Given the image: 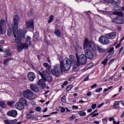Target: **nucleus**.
<instances>
[{
  "instance_id": "bb28decb",
  "label": "nucleus",
  "mask_w": 124,
  "mask_h": 124,
  "mask_svg": "<svg viewBox=\"0 0 124 124\" xmlns=\"http://www.w3.org/2000/svg\"><path fill=\"white\" fill-rule=\"evenodd\" d=\"M10 50L9 49H6V53H5V56H4V58H9V57L11 56V55H12V53L11 52H9Z\"/></svg>"
},
{
  "instance_id": "6e6d98bb",
  "label": "nucleus",
  "mask_w": 124,
  "mask_h": 124,
  "mask_svg": "<svg viewBox=\"0 0 124 124\" xmlns=\"http://www.w3.org/2000/svg\"><path fill=\"white\" fill-rule=\"evenodd\" d=\"M38 120V117H33L31 119L32 121H37Z\"/></svg>"
},
{
  "instance_id": "5701e85b",
  "label": "nucleus",
  "mask_w": 124,
  "mask_h": 124,
  "mask_svg": "<svg viewBox=\"0 0 124 124\" xmlns=\"http://www.w3.org/2000/svg\"><path fill=\"white\" fill-rule=\"evenodd\" d=\"M118 19H120V16H117L116 18H113L112 19V23H114V24H121L122 22L118 20Z\"/></svg>"
},
{
  "instance_id": "39448f33",
  "label": "nucleus",
  "mask_w": 124,
  "mask_h": 124,
  "mask_svg": "<svg viewBox=\"0 0 124 124\" xmlns=\"http://www.w3.org/2000/svg\"><path fill=\"white\" fill-rule=\"evenodd\" d=\"M23 96L26 98H28L29 100H32L37 97L36 94L33 93L30 90H25L23 92Z\"/></svg>"
},
{
  "instance_id": "5fc2aeb1",
  "label": "nucleus",
  "mask_w": 124,
  "mask_h": 124,
  "mask_svg": "<svg viewBox=\"0 0 124 124\" xmlns=\"http://www.w3.org/2000/svg\"><path fill=\"white\" fill-rule=\"evenodd\" d=\"M97 86V84L96 83H94L93 85L91 86V89H93V88H95V87Z\"/></svg>"
},
{
  "instance_id": "4be33fe9",
  "label": "nucleus",
  "mask_w": 124,
  "mask_h": 124,
  "mask_svg": "<svg viewBox=\"0 0 124 124\" xmlns=\"http://www.w3.org/2000/svg\"><path fill=\"white\" fill-rule=\"evenodd\" d=\"M112 58V55L111 54H108L106 58V59L102 62V63L104 64V65H106L107 64V62L109 61Z\"/></svg>"
},
{
  "instance_id": "a19ab883",
  "label": "nucleus",
  "mask_w": 124,
  "mask_h": 124,
  "mask_svg": "<svg viewBox=\"0 0 124 124\" xmlns=\"http://www.w3.org/2000/svg\"><path fill=\"white\" fill-rule=\"evenodd\" d=\"M114 47H111L109 49V50L108 51V53H109V54H111V55H113L114 54Z\"/></svg>"
},
{
  "instance_id": "6ab92c4d",
  "label": "nucleus",
  "mask_w": 124,
  "mask_h": 124,
  "mask_svg": "<svg viewBox=\"0 0 124 124\" xmlns=\"http://www.w3.org/2000/svg\"><path fill=\"white\" fill-rule=\"evenodd\" d=\"M43 80L44 79H40L38 82V86L41 87V89H44V88H46V84Z\"/></svg>"
},
{
  "instance_id": "58836bf2",
  "label": "nucleus",
  "mask_w": 124,
  "mask_h": 124,
  "mask_svg": "<svg viewBox=\"0 0 124 124\" xmlns=\"http://www.w3.org/2000/svg\"><path fill=\"white\" fill-rule=\"evenodd\" d=\"M38 37H39V33H38L37 32H36L33 35V39H37Z\"/></svg>"
},
{
  "instance_id": "f257e3e1",
  "label": "nucleus",
  "mask_w": 124,
  "mask_h": 124,
  "mask_svg": "<svg viewBox=\"0 0 124 124\" xmlns=\"http://www.w3.org/2000/svg\"><path fill=\"white\" fill-rule=\"evenodd\" d=\"M13 32L14 36L16 38L15 41L16 44H20L21 43L22 38L25 39L26 33V31L21 29H19L18 31L17 30L16 31V30H13Z\"/></svg>"
},
{
  "instance_id": "72a5a7b5",
  "label": "nucleus",
  "mask_w": 124,
  "mask_h": 124,
  "mask_svg": "<svg viewBox=\"0 0 124 124\" xmlns=\"http://www.w3.org/2000/svg\"><path fill=\"white\" fill-rule=\"evenodd\" d=\"M120 101H116L115 103L113 104V108L115 109H118L120 107Z\"/></svg>"
},
{
  "instance_id": "f03ea898",
  "label": "nucleus",
  "mask_w": 124,
  "mask_h": 124,
  "mask_svg": "<svg viewBox=\"0 0 124 124\" xmlns=\"http://www.w3.org/2000/svg\"><path fill=\"white\" fill-rule=\"evenodd\" d=\"M31 45V38L30 36H27L25 39V43H20L17 46V50L18 52H22L24 49L28 50L29 46Z\"/></svg>"
},
{
  "instance_id": "dca6fc26",
  "label": "nucleus",
  "mask_w": 124,
  "mask_h": 124,
  "mask_svg": "<svg viewBox=\"0 0 124 124\" xmlns=\"http://www.w3.org/2000/svg\"><path fill=\"white\" fill-rule=\"evenodd\" d=\"M26 25L27 28H30L31 29H32V30H34V26L33 25V20L31 19L29 21H26Z\"/></svg>"
},
{
  "instance_id": "37998d69",
  "label": "nucleus",
  "mask_w": 124,
  "mask_h": 124,
  "mask_svg": "<svg viewBox=\"0 0 124 124\" xmlns=\"http://www.w3.org/2000/svg\"><path fill=\"white\" fill-rule=\"evenodd\" d=\"M53 20H54V16H49V19L48 20V23H52V22H53Z\"/></svg>"
},
{
  "instance_id": "09e8293b",
  "label": "nucleus",
  "mask_w": 124,
  "mask_h": 124,
  "mask_svg": "<svg viewBox=\"0 0 124 124\" xmlns=\"http://www.w3.org/2000/svg\"><path fill=\"white\" fill-rule=\"evenodd\" d=\"M101 91H102V87H100L97 89H96L95 92L96 93H99L100 92H101Z\"/></svg>"
},
{
  "instance_id": "de8ad7c7",
  "label": "nucleus",
  "mask_w": 124,
  "mask_h": 124,
  "mask_svg": "<svg viewBox=\"0 0 124 124\" xmlns=\"http://www.w3.org/2000/svg\"><path fill=\"white\" fill-rule=\"evenodd\" d=\"M61 101L62 102H66V99L65 98V96H63L61 98Z\"/></svg>"
},
{
  "instance_id": "c9c22d12",
  "label": "nucleus",
  "mask_w": 124,
  "mask_h": 124,
  "mask_svg": "<svg viewBox=\"0 0 124 124\" xmlns=\"http://www.w3.org/2000/svg\"><path fill=\"white\" fill-rule=\"evenodd\" d=\"M119 17V18H117V20L119 21V22H121V23H117L118 24H124V20L122 19V17H123V14L122 16H118Z\"/></svg>"
},
{
  "instance_id": "423d86ee",
  "label": "nucleus",
  "mask_w": 124,
  "mask_h": 124,
  "mask_svg": "<svg viewBox=\"0 0 124 124\" xmlns=\"http://www.w3.org/2000/svg\"><path fill=\"white\" fill-rule=\"evenodd\" d=\"M95 44L93 41H89L88 38H85L83 43V49L87 50V49H92L93 47H94Z\"/></svg>"
},
{
  "instance_id": "20e7f679",
  "label": "nucleus",
  "mask_w": 124,
  "mask_h": 124,
  "mask_svg": "<svg viewBox=\"0 0 124 124\" xmlns=\"http://www.w3.org/2000/svg\"><path fill=\"white\" fill-rule=\"evenodd\" d=\"M77 58V64L78 66H81V65H85L87 63V57L84 54L80 55H78V53H76Z\"/></svg>"
},
{
  "instance_id": "4468645a",
  "label": "nucleus",
  "mask_w": 124,
  "mask_h": 124,
  "mask_svg": "<svg viewBox=\"0 0 124 124\" xmlns=\"http://www.w3.org/2000/svg\"><path fill=\"white\" fill-rule=\"evenodd\" d=\"M7 116L9 117H12L13 118H16L18 115V113L16 110H11L7 113Z\"/></svg>"
},
{
  "instance_id": "13d9d810",
  "label": "nucleus",
  "mask_w": 124,
  "mask_h": 124,
  "mask_svg": "<svg viewBox=\"0 0 124 124\" xmlns=\"http://www.w3.org/2000/svg\"><path fill=\"white\" fill-rule=\"evenodd\" d=\"M114 61H115V59H111L108 62V64H111V63H113V62H114Z\"/></svg>"
},
{
  "instance_id": "864d4df0",
  "label": "nucleus",
  "mask_w": 124,
  "mask_h": 124,
  "mask_svg": "<svg viewBox=\"0 0 124 124\" xmlns=\"http://www.w3.org/2000/svg\"><path fill=\"white\" fill-rule=\"evenodd\" d=\"M91 107L92 109H95V108H96V104H93Z\"/></svg>"
},
{
  "instance_id": "393cba45",
  "label": "nucleus",
  "mask_w": 124,
  "mask_h": 124,
  "mask_svg": "<svg viewBox=\"0 0 124 124\" xmlns=\"http://www.w3.org/2000/svg\"><path fill=\"white\" fill-rule=\"evenodd\" d=\"M110 3H111V4H114V5L116 4L119 5L121 4V0H111Z\"/></svg>"
},
{
  "instance_id": "c03bdc74",
  "label": "nucleus",
  "mask_w": 124,
  "mask_h": 124,
  "mask_svg": "<svg viewBox=\"0 0 124 124\" xmlns=\"http://www.w3.org/2000/svg\"><path fill=\"white\" fill-rule=\"evenodd\" d=\"M99 113H91L90 115L91 116V117H92L93 118H94V117H96V116H98Z\"/></svg>"
},
{
  "instance_id": "a18cd8bd",
  "label": "nucleus",
  "mask_w": 124,
  "mask_h": 124,
  "mask_svg": "<svg viewBox=\"0 0 124 124\" xmlns=\"http://www.w3.org/2000/svg\"><path fill=\"white\" fill-rule=\"evenodd\" d=\"M33 117H34V116L31 113L27 115V119H32Z\"/></svg>"
},
{
  "instance_id": "ea45409f",
  "label": "nucleus",
  "mask_w": 124,
  "mask_h": 124,
  "mask_svg": "<svg viewBox=\"0 0 124 124\" xmlns=\"http://www.w3.org/2000/svg\"><path fill=\"white\" fill-rule=\"evenodd\" d=\"M73 88V85H70L68 86L66 88V92H69V91H71V89Z\"/></svg>"
},
{
  "instance_id": "2eb2a0df",
  "label": "nucleus",
  "mask_w": 124,
  "mask_h": 124,
  "mask_svg": "<svg viewBox=\"0 0 124 124\" xmlns=\"http://www.w3.org/2000/svg\"><path fill=\"white\" fill-rule=\"evenodd\" d=\"M27 77L29 81H31V82H33L35 79V74L32 72L28 73Z\"/></svg>"
},
{
  "instance_id": "9d476101",
  "label": "nucleus",
  "mask_w": 124,
  "mask_h": 124,
  "mask_svg": "<svg viewBox=\"0 0 124 124\" xmlns=\"http://www.w3.org/2000/svg\"><path fill=\"white\" fill-rule=\"evenodd\" d=\"M60 64H57L55 66L54 69L51 70V73L54 76H56V77H59L60 75Z\"/></svg>"
},
{
  "instance_id": "774afa93",
  "label": "nucleus",
  "mask_w": 124,
  "mask_h": 124,
  "mask_svg": "<svg viewBox=\"0 0 124 124\" xmlns=\"http://www.w3.org/2000/svg\"><path fill=\"white\" fill-rule=\"evenodd\" d=\"M93 111V109L92 108H90L89 109H87L88 113H91Z\"/></svg>"
},
{
  "instance_id": "ddd939ff",
  "label": "nucleus",
  "mask_w": 124,
  "mask_h": 124,
  "mask_svg": "<svg viewBox=\"0 0 124 124\" xmlns=\"http://www.w3.org/2000/svg\"><path fill=\"white\" fill-rule=\"evenodd\" d=\"M104 13H106L107 15H111L112 14H113V15H117V16H123V12L122 11H117V12H111V11H108V12H104Z\"/></svg>"
},
{
  "instance_id": "7c9ffc66",
  "label": "nucleus",
  "mask_w": 124,
  "mask_h": 124,
  "mask_svg": "<svg viewBox=\"0 0 124 124\" xmlns=\"http://www.w3.org/2000/svg\"><path fill=\"white\" fill-rule=\"evenodd\" d=\"M114 77L115 81H119V80H120L121 78H122V75H121L120 76H119L118 74H115L114 75Z\"/></svg>"
},
{
  "instance_id": "4c0bfd02",
  "label": "nucleus",
  "mask_w": 124,
  "mask_h": 124,
  "mask_svg": "<svg viewBox=\"0 0 124 124\" xmlns=\"http://www.w3.org/2000/svg\"><path fill=\"white\" fill-rule=\"evenodd\" d=\"M0 106L2 108H5L6 107V104H5V103L0 101Z\"/></svg>"
},
{
  "instance_id": "f8f14e48",
  "label": "nucleus",
  "mask_w": 124,
  "mask_h": 124,
  "mask_svg": "<svg viewBox=\"0 0 124 124\" xmlns=\"http://www.w3.org/2000/svg\"><path fill=\"white\" fill-rule=\"evenodd\" d=\"M38 73L44 80L46 78L47 76H49L50 75L48 72L46 71H43L42 69H41L40 71H38Z\"/></svg>"
},
{
  "instance_id": "052dcab7",
  "label": "nucleus",
  "mask_w": 124,
  "mask_h": 124,
  "mask_svg": "<svg viewBox=\"0 0 124 124\" xmlns=\"http://www.w3.org/2000/svg\"><path fill=\"white\" fill-rule=\"evenodd\" d=\"M78 65L77 64H77H74V67H73V68H74V69H77V67H78Z\"/></svg>"
},
{
  "instance_id": "603ef678",
  "label": "nucleus",
  "mask_w": 124,
  "mask_h": 124,
  "mask_svg": "<svg viewBox=\"0 0 124 124\" xmlns=\"http://www.w3.org/2000/svg\"><path fill=\"white\" fill-rule=\"evenodd\" d=\"M121 44H122L121 43V42H120V43H119V44L115 46L116 49H118V48H120V47H121Z\"/></svg>"
},
{
  "instance_id": "9b49d317",
  "label": "nucleus",
  "mask_w": 124,
  "mask_h": 124,
  "mask_svg": "<svg viewBox=\"0 0 124 124\" xmlns=\"http://www.w3.org/2000/svg\"><path fill=\"white\" fill-rule=\"evenodd\" d=\"M85 57L89 60H93V53L91 51L90 49H87L85 50Z\"/></svg>"
},
{
  "instance_id": "bf43d9fd",
  "label": "nucleus",
  "mask_w": 124,
  "mask_h": 124,
  "mask_svg": "<svg viewBox=\"0 0 124 124\" xmlns=\"http://www.w3.org/2000/svg\"><path fill=\"white\" fill-rule=\"evenodd\" d=\"M65 108H62L61 109V112H62V113H63V112H65Z\"/></svg>"
},
{
  "instance_id": "a878e982",
  "label": "nucleus",
  "mask_w": 124,
  "mask_h": 124,
  "mask_svg": "<svg viewBox=\"0 0 124 124\" xmlns=\"http://www.w3.org/2000/svg\"><path fill=\"white\" fill-rule=\"evenodd\" d=\"M75 49H76V52H77V53H81V52H82V47L81 46H80L78 45L75 46Z\"/></svg>"
},
{
  "instance_id": "79ce46f5",
  "label": "nucleus",
  "mask_w": 124,
  "mask_h": 124,
  "mask_svg": "<svg viewBox=\"0 0 124 124\" xmlns=\"http://www.w3.org/2000/svg\"><path fill=\"white\" fill-rule=\"evenodd\" d=\"M15 102V101H9L7 103V104L9 106H13Z\"/></svg>"
},
{
  "instance_id": "0e129e2a",
  "label": "nucleus",
  "mask_w": 124,
  "mask_h": 124,
  "mask_svg": "<svg viewBox=\"0 0 124 124\" xmlns=\"http://www.w3.org/2000/svg\"><path fill=\"white\" fill-rule=\"evenodd\" d=\"M124 50V47L122 46L119 50V54H121V52Z\"/></svg>"
},
{
  "instance_id": "cd10ccee",
  "label": "nucleus",
  "mask_w": 124,
  "mask_h": 124,
  "mask_svg": "<svg viewBox=\"0 0 124 124\" xmlns=\"http://www.w3.org/2000/svg\"><path fill=\"white\" fill-rule=\"evenodd\" d=\"M4 124H12L13 122H17V120H3Z\"/></svg>"
},
{
  "instance_id": "e433bc0d",
  "label": "nucleus",
  "mask_w": 124,
  "mask_h": 124,
  "mask_svg": "<svg viewBox=\"0 0 124 124\" xmlns=\"http://www.w3.org/2000/svg\"><path fill=\"white\" fill-rule=\"evenodd\" d=\"M43 65L44 67H46V68H47V69H51V66L48 64V63L45 62L43 64Z\"/></svg>"
},
{
  "instance_id": "e2e57ef3",
  "label": "nucleus",
  "mask_w": 124,
  "mask_h": 124,
  "mask_svg": "<svg viewBox=\"0 0 124 124\" xmlns=\"http://www.w3.org/2000/svg\"><path fill=\"white\" fill-rule=\"evenodd\" d=\"M73 109H78V106H73Z\"/></svg>"
},
{
  "instance_id": "7ed1b4c3",
  "label": "nucleus",
  "mask_w": 124,
  "mask_h": 124,
  "mask_svg": "<svg viewBox=\"0 0 124 124\" xmlns=\"http://www.w3.org/2000/svg\"><path fill=\"white\" fill-rule=\"evenodd\" d=\"M71 67V64L69 63V59L65 58L60 61V69L61 72H65L68 71Z\"/></svg>"
},
{
  "instance_id": "69168bd1",
  "label": "nucleus",
  "mask_w": 124,
  "mask_h": 124,
  "mask_svg": "<svg viewBox=\"0 0 124 124\" xmlns=\"http://www.w3.org/2000/svg\"><path fill=\"white\" fill-rule=\"evenodd\" d=\"M114 120H115V119H114V118L110 117L109 119V122H112V121H114Z\"/></svg>"
},
{
  "instance_id": "412c9836",
  "label": "nucleus",
  "mask_w": 124,
  "mask_h": 124,
  "mask_svg": "<svg viewBox=\"0 0 124 124\" xmlns=\"http://www.w3.org/2000/svg\"><path fill=\"white\" fill-rule=\"evenodd\" d=\"M18 102H20L22 105H23V107L28 105V101H27V100L24 98H21Z\"/></svg>"
},
{
  "instance_id": "49530a36",
  "label": "nucleus",
  "mask_w": 124,
  "mask_h": 124,
  "mask_svg": "<svg viewBox=\"0 0 124 124\" xmlns=\"http://www.w3.org/2000/svg\"><path fill=\"white\" fill-rule=\"evenodd\" d=\"M93 66V63H90L87 66V68L89 69Z\"/></svg>"
},
{
  "instance_id": "f3484780",
  "label": "nucleus",
  "mask_w": 124,
  "mask_h": 124,
  "mask_svg": "<svg viewBox=\"0 0 124 124\" xmlns=\"http://www.w3.org/2000/svg\"><path fill=\"white\" fill-rule=\"evenodd\" d=\"M106 35H107V36H108V39H114V38H116V37L117 36V33H116L115 32L108 33L106 34Z\"/></svg>"
},
{
  "instance_id": "4d7b16f0",
  "label": "nucleus",
  "mask_w": 124,
  "mask_h": 124,
  "mask_svg": "<svg viewBox=\"0 0 124 124\" xmlns=\"http://www.w3.org/2000/svg\"><path fill=\"white\" fill-rule=\"evenodd\" d=\"M106 3H111V0H103Z\"/></svg>"
},
{
  "instance_id": "1a4fd4ad",
  "label": "nucleus",
  "mask_w": 124,
  "mask_h": 124,
  "mask_svg": "<svg viewBox=\"0 0 124 124\" xmlns=\"http://www.w3.org/2000/svg\"><path fill=\"white\" fill-rule=\"evenodd\" d=\"M19 20H20L19 16H14V26L13 27V31L16 30V31H17Z\"/></svg>"
},
{
  "instance_id": "2f4dec72",
  "label": "nucleus",
  "mask_w": 124,
  "mask_h": 124,
  "mask_svg": "<svg viewBox=\"0 0 124 124\" xmlns=\"http://www.w3.org/2000/svg\"><path fill=\"white\" fill-rule=\"evenodd\" d=\"M74 56L73 55H70V60H69V63L70 64H73V63H74Z\"/></svg>"
},
{
  "instance_id": "680f3d73",
  "label": "nucleus",
  "mask_w": 124,
  "mask_h": 124,
  "mask_svg": "<svg viewBox=\"0 0 124 124\" xmlns=\"http://www.w3.org/2000/svg\"><path fill=\"white\" fill-rule=\"evenodd\" d=\"M92 94V92H89L87 93V95L88 96H91V95Z\"/></svg>"
},
{
  "instance_id": "c85d7f7f",
  "label": "nucleus",
  "mask_w": 124,
  "mask_h": 124,
  "mask_svg": "<svg viewBox=\"0 0 124 124\" xmlns=\"http://www.w3.org/2000/svg\"><path fill=\"white\" fill-rule=\"evenodd\" d=\"M13 60V58H7L4 60L3 63L5 65H8V64L9 63V62L10 61H12Z\"/></svg>"
},
{
  "instance_id": "8fccbe9b",
  "label": "nucleus",
  "mask_w": 124,
  "mask_h": 124,
  "mask_svg": "<svg viewBox=\"0 0 124 124\" xmlns=\"http://www.w3.org/2000/svg\"><path fill=\"white\" fill-rule=\"evenodd\" d=\"M35 110L37 112H40V111H41V108L37 107L35 108Z\"/></svg>"
},
{
  "instance_id": "6e6552de",
  "label": "nucleus",
  "mask_w": 124,
  "mask_h": 124,
  "mask_svg": "<svg viewBox=\"0 0 124 124\" xmlns=\"http://www.w3.org/2000/svg\"><path fill=\"white\" fill-rule=\"evenodd\" d=\"M0 31L2 34L6 31V21L4 19L0 20Z\"/></svg>"
},
{
  "instance_id": "473e14b6",
  "label": "nucleus",
  "mask_w": 124,
  "mask_h": 124,
  "mask_svg": "<svg viewBox=\"0 0 124 124\" xmlns=\"http://www.w3.org/2000/svg\"><path fill=\"white\" fill-rule=\"evenodd\" d=\"M84 111H85V110L78 111V114L80 117H84L87 115V113L85 112H84Z\"/></svg>"
},
{
  "instance_id": "a211bd4d",
  "label": "nucleus",
  "mask_w": 124,
  "mask_h": 124,
  "mask_svg": "<svg viewBox=\"0 0 124 124\" xmlns=\"http://www.w3.org/2000/svg\"><path fill=\"white\" fill-rule=\"evenodd\" d=\"M30 89L31 90V91H33V92H34L35 93H38V92H39V89H38L37 85L35 84H31L30 85Z\"/></svg>"
},
{
  "instance_id": "c756f323",
  "label": "nucleus",
  "mask_w": 124,
  "mask_h": 124,
  "mask_svg": "<svg viewBox=\"0 0 124 124\" xmlns=\"http://www.w3.org/2000/svg\"><path fill=\"white\" fill-rule=\"evenodd\" d=\"M54 33L58 37H60L61 35H62V33L61 32V31H60L59 29L55 30Z\"/></svg>"
},
{
  "instance_id": "0eeeda50",
  "label": "nucleus",
  "mask_w": 124,
  "mask_h": 124,
  "mask_svg": "<svg viewBox=\"0 0 124 124\" xmlns=\"http://www.w3.org/2000/svg\"><path fill=\"white\" fill-rule=\"evenodd\" d=\"M99 41L102 45H107L110 43V40L106 34L105 35L101 36L99 38Z\"/></svg>"
},
{
  "instance_id": "338daca9",
  "label": "nucleus",
  "mask_w": 124,
  "mask_h": 124,
  "mask_svg": "<svg viewBox=\"0 0 124 124\" xmlns=\"http://www.w3.org/2000/svg\"><path fill=\"white\" fill-rule=\"evenodd\" d=\"M7 33H8V35H9V36H10V35H11V34H12V32H10V31H8Z\"/></svg>"
},
{
  "instance_id": "aec40b11",
  "label": "nucleus",
  "mask_w": 124,
  "mask_h": 124,
  "mask_svg": "<svg viewBox=\"0 0 124 124\" xmlns=\"http://www.w3.org/2000/svg\"><path fill=\"white\" fill-rule=\"evenodd\" d=\"M16 108L18 110H23L24 109V105L20 103V102H18L15 105Z\"/></svg>"
},
{
  "instance_id": "3c124183",
  "label": "nucleus",
  "mask_w": 124,
  "mask_h": 124,
  "mask_svg": "<svg viewBox=\"0 0 124 124\" xmlns=\"http://www.w3.org/2000/svg\"><path fill=\"white\" fill-rule=\"evenodd\" d=\"M74 119H76V116L75 115H72L69 118V120L72 121V120H74Z\"/></svg>"
},
{
  "instance_id": "b1692460",
  "label": "nucleus",
  "mask_w": 124,
  "mask_h": 124,
  "mask_svg": "<svg viewBox=\"0 0 124 124\" xmlns=\"http://www.w3.org/2000/svg\"><path fill=\"white\" fill-rule=\"evenodd\" d=\"M45 81H48L49 83H51L53 81V78L50 75H48L44 79Z\"/></svg>"
},
{
  "instance_id": "f704fd0d",
  "label": "nucleus",
  "mask_w": 124,
  "mask_h": 124,
  "mask_svg": "<svg viewBox=\"0 0 124 124\" xmlns=\"http://www.w3.org/2000/svg\"><path fill=\"white\" fill-rule=\"evenodd\" d=\"M97 49L98 52H99V53H105V52L106 51L105 49L101 48L99 46H97Z\"/></svg>"
}]
</instances>
